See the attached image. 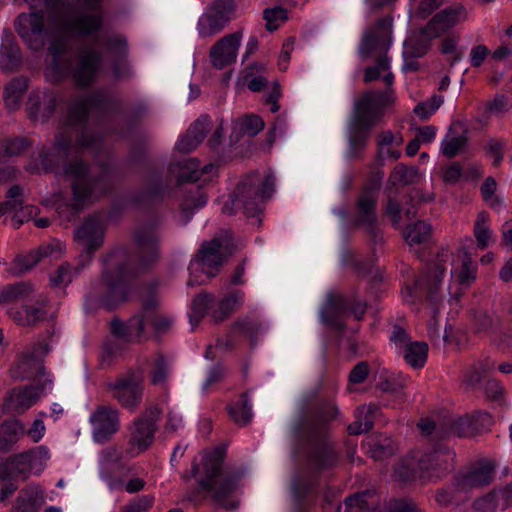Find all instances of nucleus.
<instances>
[{
	"label": "nucleus",
	"instance_id": "1",
	"mask_svg": "<svg viewBox=\"0 0 512 512\" xmlns=\"http://www.w3.org/2000/svg\"><path fill=\"white\" fill-rule=\"evenodd\" d=\"M392 43V19L389 17L381 19L375 27L367 30L362 38L359 47L360 56L374 58L375 65L365 70L364 80L371 82L382 79L387 85L393 82V74L390 71V58L388 50Z\"/></svg>",
	"mask_w": 512,
	"mask_h": 512
},
{
	"label": "nucleus",
	"instance_id": "2",
	"mask_svg": "<svg viewBox=\"0 0 512 512\" xmlns=\"http://www.w3.org/2000/svg\"><path fill=\"white\" fill-rule=\"evenodd\" d=\"M392 102L389 91L366 92L354 102V114L349 126V154L354 156L364 148L368 133Z\"/></svg>",
	"mask_w": 512,
	"mask_h": 512
},
{
	"label": "nucleus",
	"instance_id": "3",
	"mask_svg": "<svg viewBox=\"0 0 512 512\" xmlns=\"http://www.w3.org/2000/svg\"><path fill=\"white\" fill-rule=\"evenodd\" d=\"M223 460L219 450L205 452L201 462H194L192 465L193 477L197 479L200 488L213 497L219 505L233 509L237 502L228 500L236 490V481L231 477H223L220 473V466Z\"/></svg>",
	"mask_w": 512,
	"mask_h": 512
},
{
	"label": "nucleus",
	"instance_id": "4",
	"mask_svg": "<svg viewBox=\"0 0 512 512\" xmlns=\"http://www.w3.org/2000/svg\"><path fill=\"white\" fill-rule=\"evenodd\" d=\"M465 18L466 12L460 6L440 11L430 20L425 28L409 34L403 43V57L407 59L423 56L429 50L433 39L441 36Z\"/></svg>",
	"mask_w": 512,
	"mask_h": 512
},
{
	"label": "nucleus",
	"instance_id": "5",
	"mask_svg": "<svg viewBox=\"0 0 512 512\" xmlns=\"http://www.w3.org/2000/svg\"><path fill=\"white\" fill-rule=\"evenodd\" d=\"M231 238L227 232L222 237H216L210 242L201 246L199 253L191 260L189 271L190 279L188 285L193 286L204 282V278L199 273L210 278L219 271L225 258L231 253Z\"/></svg>",
	"mask_w": 512,
	"mask_h": 512
},
{
	"label": "nucleus",
	"instance_id": "6",
	"mask_svg": "<svg viewBox=\"0 0 512 512\" xmlns=\"http://www.w3.org/2000/svg\"><path fill=\"white\" fill-rule=\"evenodd\" d=\"M129 291L130 286L126 268L117 266V261L114 256H111L109 267L106 268L101 280L96 285V295L104 306L112 308L124 302Z\"/></svg>",
	"mask_w": 512,
	"mask_h": 512
},
{
	"label": "nucleus",
	"instance_id": "7",
	"mask_svg": "<svg viewBox=\"0 0 512 512\" xmlns=\"http://www.w3.org/2000/svg\"><path fill=\"white\" fill-rule=\"evenodd\" d=\"M50 457L49 449L43 445L14 455L0 463V478L5 480L21 476L26 479L31 475H39L47 467Z\"/></svg>",
	"mask_w": 512,
	"mask_h": 512
},
{
	"label": "nucleus",
	"instance_id": "8",
	"mask_svg": "<svg viewBox=\"0 0 512 512\" xmlns=\"http://www.w3.org/2000/svg\"><path fill=\"white\" fill-rule=\"evenodd\" d=\"M274 183L275 179L271 173L265 174L262 178L258 175L250 176L246 182L238 186L233 205L242 207L248 217L256 216L261 211L260 203L271 197Z\"/></svg>",
	"mask_w": 512,
	"mask_h": 512
},
{
	"label": "nucleus",
	"instance_id": "9",
	"mask_svg": "<svg viewBox=\"0 0 512 512\" xmlns=\"http://www.w3.org/2000/svg\"><path fill=\"white\" fill-rule=\"evenodd\" d=\"M160 414V410L154 407L131 423L124 457H136L151 447L156 432V422Z\"/></svg>",
	"mask_w": 512,
	"mask_h": 512
},
{
	"label": "nucleus",
	"instance_id": "10",
	"mask_svg": "<svg viewBox=\"0 0 512 512\" xmlns=\"http://www.w3.org/2000/svg\"><path fill=\"white\" fill-rule=\"evenodd\" d=\"M65 173L72 181L73 206L76 209L104 193L102 179L91 177L88 169L82 163L77 162L68 166Z\"/></svg>",
	"mask_w": 512,
	"mask_h": 512
},
{
	"label": "nucleus",
	"instance_id": "11",
	"mask_svg": "<svg viewBox=\"0 0 512 512\" xmlns=\"http://www.w3.org/2000/svg\"><path fill=\"white\" fill-rule=\"evenodd\" d=\"M454 452L446 447H438L423 453L419 457L412 456L407 460V468L412 473L420 472L428 477H440L452 467Z\"/></svg>",
	"mask_w": 512,
	"mask_h": 512
},
{
	"label": "nucleus",
	"instance_id": "12",
	"mask_svg": "<svg viewBox=\"0 0 512 512\" xmlns=\"http://www.w3.org/2000/svg\"><path fill=\"white\" fill-rule=\"evenodd\" d=\"M243 300L244 295L241 291H236L217 301L209 294H200L192 301V311L196 317L209 312L215 320L219 321L235 311Z\"/></svg>",
	"mask_w": 512,
	"mask_h": 512
},
{
	"label": "nucleus",
	"instance_id": "13",
	"mask_svg": "<svg viewBox=\"0 0 512 512\" xmlns=\"http://www.w3.org/2000/svg\"><path fill=\"white\" fill-rule=\"evenodd\" d=\"M476 279V266L466 251H459L452 262L449 303L456 310L460 292Z\"/></svg>",
	"mask_w": 512,
	"mask_h": 512
},
{
	"label": "nucleus",
	"instance_id": "14",
	"mask_svg": "<svg viewBox=\"0 0 512 512\" xmlns=\"http://www.w3.org/2000/svg\"><path fill=\"white\" fill-rule=\"evenodd\" d=\"M151 325L156 333L167 331L172 325L170 317L147 313L144 316H135L127 324L119 320L112 322L113 333L127 337L129 340H137L141 337L145 327Z\"/></svg>",
	"mask_w": 512,
	"mask_h": 512
},
{
	"label": "nucleus",
	"instance_id": "15",
	"mask_svg": "<svg viewBox=\"0 0 512 512\" xmlns=\"http://www.w3.org/2000/svg\"><path fill=\"white\" fill-rule=\"evenodd\" d=\"M113 396L124 408L134 410L142 399V377L138 374L118 379L108 384Z\"/></svg>",
	"mask_w": 512,
	"mask_h": 512
},
{
	"label": "nucleus",
	"instance_id": "16",
	"mask_svg": "<svg viewBox=\"0 0 512 512\" xmlns=\"http://www.w3.org/2000/svg\"><path fill=\"white\" fill-rule=\"evenodd\" d=\"M51 381L48 386H28L13 389L5 398L4 410L12 414H23L30 409L43 395L51 389Z\"/></svg>",
	"mask_w": 512,
	"mask_h": 512
},
{
	"label": "nucleus",
	"instance_id": "17",
	"mask_svg": "<svg viewBox=\"0 0 512 512\" xmlns=\"http://www.w3.org/2000/svg\"><path fill=\"white\" fill-rule=\"evenodd\" d=\"M391 340L409 365L414 368L424 366L428 355V345L425 342L410 341L406 332L401 328L393 330Z\"/></svg>",
	"mask_w": 512,
	"mask_h": 512
},
{
	"label": "nucleus",
	"instance_id": "18",
	"mask_svg": "<svg viewBox=\"0 0 512 512\" xmlns=\"http://www.w3.org/2000/svg\"><path fill=\"white\" fill-rule=\"evenodd\" d=\"M97 0H83L79 12L70 15L65 23L66 29L79 34H90L97 30L101 18L96 7Z\"/></svg>",
	"mask_w": 512,
	"mask_h": 512
},
{
	"label": "nucleus",
	"instance_id": "19",
	"mask_svg": "<svg viewBox=\"0 0 512 512\" xmlns=\"http://www.w3.org/2000/svg\"><path fill=\"white\" fill-rule=\"evenodd\" d=\"M90 421L94 440L102 442L118 430L119 413L115 408L102 406L90 416Z\"/></svg>",
	"mask_w": 512,
	"mask_h": 512
},
{
	"label": "nucleus",
	"instance_id": "20",
	"mask_svg": "<svg viewBox=\"0 0 512 512\" xmlns=\"http://www.w3.org/2000/svg\"><path fill=\"white\" fill-rule=\"evenodd\" d=\"M241 44L239 34H230L219 40L210 51V59L214 67L222 69L232 64L237 57Z\"/></svg>",
	"mask_w": 512,
	"mask_h": 512
},
{
	"label": "nucleus",
	"instance_id": "21",
	"mask_svg": "<svg viewBox=\"0 0 512 512\" xmlns=\"http://www.w3.org/2000/svg\"><path fill=\"white\" fill-rule=\"evenodd\" d=\"M43 15L41 13L22 14L16 21V30L28 45L37 49L41 44Z\"/></svg>",
	"mask_w": 512,
	"mask_h": 512
},
{
	"label": "nucleus",
	"instance_id": "22",
	"mask_svg": "<svg viewBox=\"0 0 512 512\" xmlns=\"http://www.w3.org/2000/svg\"><path fill=\"white\" fill-rule=\"evenodd\" d=\"M75 239L82 248V256L88 258L103 242L102 226L96 219L89 218L76 230Z\"/></svg>",
	"mask_w": 512,
	"mask_h": 512
},
{
	"label": "nucleus",
	"instance_id": "23",
	"mask_svg": "<svg viewBox=\"0 0 512 512\" xmlns=\"http://www.w3.org/2000/svg\"><path fill=\"white\" fill-rule=\"evenodd\" d=\"M444 275L443 269L437 268L434 272L433 276L428 274L424 276L418 283L419 286H427L428 289V312L431 316V319L428 322V332L430 337H438L439 336V327L437 323L436 315L439 312L438 299L436 297V292L438 290L440 277Z\"/></svg>",
	"mask_w": 512,
	"mask_h": 512
},
{
	"label": "nucleus",
	"instance_id": "24",
	"mask_svg": "<svg viewBox=\"0 0 512 512\" xmlns=\"http://www.w3.org/2000/svg\"><path fill=\"white\" fill-rule=\"evenodd\" d=\"M493 470L492 461L485 460L459 476L456 483L457 488L465 491L486 485L493 479Z\"/></svg>",
	"mask_w": 512,
	"mask_h": 512
},
{
	"label": "nucleus",
	"instance_id": "25",
	"mask_svg": "<svg viewBox=\"0 0 512 512\" xmlns=\"http://www.w3.org/2000/svg\"><path fill=\"white\" fill-rule=\"evenodd\" d=\"M264 128V121L257 115H244L232 122L231 134L229 136L230 144L234 145L245 138L256 136Z\"/></svg>",
	"mask_w": 512,
	"mask_h": 512
},
{
	"label": "nucleus",
	"instance_id": "26",
	"mask_svg": "<svg viewBox=\"0 0 512 512\" xmlns=\"http://www.w3.org/2000/svg\"><path fill=\"white\" fill-rule=\"evenodd\" d=\"M210 119L208 116H201L189 128L187 134L181 137L176 147L179 151L188 152L194 149L205 137Z\"/></svg>",
	"mask_w": 512,
	"mask_h": 512
},
{
	"label": "nucleus",
	"instance_id": "27",
	"mask_svg": "<svg viewBox=\"0 0 512 512\" xmlns=\"http://www.w3.org/2000/svg\"><path fill=\"white\" fill-rule=\"evenodd\" d=\"M181 173L179 178L181 180L198 181L207 180L217 174L218 166L209 163L200 167V163L196 159H187L181 165Z\"/></svg>",
	"mask_w": 512,
	"mask_h": 512
},
{
	"label": "nucleus",
	"instance_id": "28",
	"mask_svg": "<svg viewBox=\"0 0 512 512\" xmlns=\"http://www.w3.org/2000/svg\"><path fill=\"white\" fill-rule=\"evenodd\" d=\"M54 246L58 249L59 252L62 251L63 245L61 242H57L53 244L51 247L39 248L35 251H32L26 255L19 256L14 261V269L16 273H24L32 269L41 259L43 255L53 254Z\"/></svg>",
	"mask_w": 512,
	"mask_h": 512
},
{
	"label": "nucleus",
	"instance_id": "29",
	"mask_svg": "<svg viewBox=\"0 0 512 512\" xmlns=\"http://www.w3.org/2000/svg\"><path fill=\"white\" fill-rule=\"evenodd\" d=\"M403 143L400 134H393L391 131L382 132L378 137L379 154L383 159H398L401 155L398 149Z\"/></svg>",
	"mask_w": 512,
	"mask_h": 512
},
{
	"label": "nucleus",
	"instance_id": "30",
	"mask_svg": "<svg viewBox=\"0 0 512 512\" xmlns=\"http://www.w3.org/2000/svg\"><path fill=\"white\" fill-rule=\"evenodd\" d=\"M101 57L93 52H86L79 63L75 72V79L80 85L87 84L98 71Z\"/></svg>",
	"mask_w": 512,
	"mask_h": 512
},
{
	"label": "nucleus",
	"instance_id": "31",
	"mask_svg": "<svg viewBox=\"0 0 512 512\" xmlns=\"http://www.w3.org/2000/svg\"><path fill=\"white\" fill-rule=\"evenodd\" d=\"M489 216L486 212H480L474 224V236L476 238L477 247L485 249L495 242V237L489 224Z\"/></svg>",
	"mask_w": 512,
	"mask_h": 512
},
{
	"label": "nucleus",
	"instance_id": "32",
	"mask_svg": "<svg viewBox=\"0 0 512 512\" xmlns=\"http://www.w3.org/2000/svg\"><path fill=\"white\" fill-rule=\"evenodd\" d=\"M378 408L374 404L364 405L356 411V421L349 425L348 431L350 434H360L368 431L373 424V415L377 412Z\"/></svg>",
	"mask_w": 512,
	"mask_h": 512
},
{
	"label": "nucleus",
	"instance_id": "33",
	"mask_svg": "<svg viewBox=\"0 0 512 512\" xmlns=\"http://www.w3.org/2000/svg\"><path fill=\"white\" fill-rule=\"evenodd\" d=\"M43 502V496L37 489L22 491L17 498L13 512H37Z\"/></svg>",
	"mask_w": 512,
	"mask_h": 512
},
{
	"label": "nucleus",
	"instance_id": "34",
	"mask_svg": "<svg viewBox=\"0 0 512 512\" xmlns=\"http://www.w3.org/2000/svg\"><path fill=\"white\" fill-rule=\"evenodd\" d=\"M226 23L222 22L214 13L207 10L198 20L197 30L201 37L212 36L225 26Z\"/></svg>",
	"mask_w": 512,
	"mask_h": 512
},
{
	"label": "nucleus",
	"instance_id": "35",
	"mask_svg": "<svg viewBox=\"0 0 512 512\" xmlns=\"http://www.w3.org/2000/svg\"><path fill=\"white\" fill-rule=\"evenodd\" d=\"M465 144L466 137L463 133H456L454 130H450L442 140L441 151L445 156L452 158L463 150Z\"/></svg>",
	"mask_w": 512,
	"mask_h": 512
},
{
	"label": "nucleus",
	"instance_id": "36",
	"mask_svg": "<svg viewBox=\"0 0 512 512\" xmlns=\"http://www.w3.org/2000/svg\"><path fill=\"white\" fill-rule=\"evenodd\" d=\"M493 364L486 360L481 361L471 366L464 377V382L468 387L477 386L481 380L485 379L489 372L492 370Z\"/></svg>",
	"mask_w": 512,
	"mask_h": 512
},
{
	"label": "nucleus",
	"instance_id": "37",
	"mask_svg": "<svg viewBox=\"0 0 512 512\" xmlns=\"http://www.w3.org/2000/svg\"><path fill=\"white\" fill-rule=\"evenodd\" d=\"M376 198L373 192L364 193L358 202V217L361 223H372L375 219Z\"/></svg>",
	"mask_w": 512,
	"mask_h": 512
},
{
	"label": "nucleus",
	"instance_id": "38",
	"mask_svg": "<svg viewBox=\"0 0 512 512\" xmlns=\"http://www.w3.org/2000/svg\"><path fill=\"white\" fill-rule=\"evenodd\" d=\"M22 189L18 186H14L8 191V200L0 204V215L13 214L15 217L18 216V212L22 210Z\"/></svg>",
	"mask_w": 512,
	"mask_h": 512
},
{
	"label": "nucleus",
	"instance_id": "39",
	"mask_svg": "<svg viewBox=\"0 0 512 512\" xmlns=\"http://www.w3.org/2000/svg\"><path fill=\"white\" fill-rule=\"evenodd\" d=\"M430 232V226L423 221H419L406 228L404 237L410 245H414L426 241L430 236Z\"/></svg>",
	"mask_w": 512,
	"mask_h": 512
},
{
	"label": "nucleus",
	"instance_id": "40",
	"mask_svg": "<svg viewBox=\"0 0 512 512\" xmlns=\"http://www.w3.org/2000/svg\"><path fill=\"white\" fill-rule=\"evenodd\" d=\"M229 413L235 422L246 424L252 418L251 403L244 395L238 402L229 406Z\"/></svg>",
	"mask_w": 512,
	"mask_h": 512
},
{
	"label": "nucleus",
	"instance_id": "41",
	"mask_svg": "<svg viewBox=\"0 0 512 512\" xmlns=\"http://www.w3.org/2000/svg\"><path fill=\"white\" fill-rule=\"evenodd\" d=\"M10 314L21 325L35 324L44 318V310L41 307H25L22 310L11 311Z\"/></svg>",
	"mask_w": 512,
	"mask_h": 512
},
{
	"label": "nucleus",
	"instance_id": "42",
	"mask_svg": "<svg viewBox=\"0 0 512 512\" xmlns=\"http://www.w3.org/2000/svg\"><path fill=\"white\" fill-rule=\"evenodd\" d=\"M418 176L417 169L397 165L392 171L389 181L392 185H407L415 182Z\"/></svg>",
	"mask_w": 512,
	"mask_h": 512
},
{
	"label": "nucleus",
	"instance_id": "43",
	"mask_svg": "<svg viewBox=\"0 0 512 512\" xmlns=\"http://www.w3.org/2000/svg\"><path fill=\"white\" fill-rule=\"evenodd\" d=\"M343 312V300L341 296L329 294L324 307L321 310V319L325 323L332 321V316Z\"/></svg>",
	"mask_w": 512,
	"mask_h": 512
},
{
	"label": "nucleus",
	"instance_id": "44",
	"mask_svg": "<svg viewBox=\"0 0 512 512\" xmlns=\"http://www.w3.org/2000/svg\"><path fill=\"white\" fill-rule=\"evenodd\" d=\"M25 89V82L22 80H14L12 81L4 91V100L6 105L10 109H14L18 107L20 96Z\"/></svg>",
	"mask_w": 512,
	"mask_h": 512
},
{
	"label": "nucleus",
	"instance_id": "45",
	"mask_svg": "<svg viewBox=\"0 0 512 512\" xmlns=\"http://www.w3.org/2000/svg\"><path fill=\"white\" fill-rule=\"evenodd\" d=\"M208 10L214 13L222 22L227 23L235 11V0H215Z\"/></svg>",
	"mask_w": 512,
	"mask_h": 512
},
{
	"label": "nucleus",
	"instance_id": "46",
	"mask_svg": "<svg viewBox=\"0 0 512 512\" xmlns=\"http://www.w3.org/2000/svg\"><path fill=\"white\" fill-rule=\"evenodd\" d=\"M443 0H410V12L425 18L442 4Z\"/></svg>",
	"mask_w": 512,
	"mask_h": 512
},
{
	"label": "nucleus",
	"instance_id": "47",
	"mask_svg": "<svg viewBox=\"0 0 512 512\" xmlns=\"http://www.w3.org/2000/svg\"><path fill=\"white\" fill-rule=\"evenodd\" d=\"M264 19L266 20V28L274 31L287 19V12L279 6L267 8L264 10Z\"/></svg>",
	"mask_w": 512,
	"mask_h": 512
},
{
	"label": "nucleus",
	"instance_id": "48",
	"mask_svg": "<svg viewBox=\"0 0 512 512\" xmlns=\"http://www.w3.org/2000/svg\"><path fill=\"white\" fill-rule=\"evenodd\" d=\"M76 271L67 263L59 266L51 275L50 282L54 286H67L72 282Z\"/></svg>",
	"mask_w": 512,
	"mask_h": 512
},
{
	"label": "nucleus",
	"instance_id": "49",
	"mask_svg": "<svg viewBox=\"0 0 512 512\" xmlns=\"http://www.w3.org/2000/svg\"><path fill=\"white\" fill-rule=\"evenodd\" d=\"M500 504L503 505V499L499 491H493L485 497L477 499L474 505L481 512H494Z\"/></svg>",
	"mask_w": 512,
	"mask_h": 512
},
{
	"label": "nucleus",
	"instance_id": "50",
	"mask_svg": "<svg viewBox=\"0 0 512 512\" xmlns=\"http://www.w3.org/2000/svg\"><path fill=\"white\" fill-rule=\"evenodd\" d=\"M443 102L444 99L442 96H433L430 100L418 104L414 108V112L419 118L425 119L432 115L443 104Z\"/></svg>",
	"mask_w": 512,
	"mask_h": 512
},
{
	"label": "nucleus",
	"instance_id": "51",
	"mask_svg": "<svg viewBox=\"0 0 512 512\" xmlns=\"http://www.w3.org/2000/svg\"><path fill=\"white\" fill-rule=\"evenodd\" d=\"M2 429L10 433V438L3 443L0 441V450L6 449L17 437L25 435V426L19 420H12L6 423Z\"/></svg>",
	"mask_w": 512,
	"mask_h": 512
},
{
	"label": "nucleus",
	"instance_id": "52",
	"mask_svg": "<svg viewBox=\"0 0 512 512\" xmlns=\"http://www.w3.org/2000/svg\"><path fill=\"white\" fill-rule=\"evenodd\" d=\"M46 416V412H40L39 418H36L28 429L25 428V435H27L34 443L41 441L45 435L46 427L43 422V417Z\"/></svg>",
	"mask_w": 512,
	"mask_h": 512
},
{
	"label": "nucleus",
	"instance_id": "53",
	"mask_svg": "<svg viewBox=\"0 0 512 512\" xmlns=\"http://www.w3.org/2000/svg\"><path fill=\"white\" fill-rule=\"evenodd\" d=\"M30 287L24 283L10 285L0 290V304L26 295Z\"/></svg>",
	"mask_w": 512,
	"mask_h": 512
},
{
	"label": "nucleus",
	"instance_id": "54",
	"mask_svg": "<svg viewBox=\"0 0 512 512\" xmlns=\"http://www.w3.org/2000/svg\"><path fill=\"white\" fill-rule=\"evenodd\" d=\"M496 182L493 178H487L481 187V193L484 200L489 203L491 207H498L501 204L500 199L494 195L496 191Z\"/></svg>",
	"mask_w": 512,
	"mask_h": 512
},
{
	"label": "nucleus",
	"instance_id": "55",
	"mask_svg": "<svg viewBox=\"0 0 512 512\" xmlns=\"http://www.w3.org/2000/svg\"><path fill=\"white\" fill-rule=\"evenodd\" d=\"M126 54V43L121 37L109 40L106 47V55L108 57L121 61Z\"/></svg>",
	"mask_w": 512,
	"mask_h": 512
},
{
	"label": "nucleus",
	"instance_id": "56",
	"mask_svg": "<svg viewBox=\"0 0 512 512\" xmlns=\"http://www.w3.org/2000/svg\"><path fill=\"white\" fill-rule=\"evenodd\" d=\"M512 107V100L504 95H497L489 104L488 111L494 115H503Z\"/></svg>",
	"mask_w": 512,
	"mask_h": 512
},
{
	"label": "nucleus",
	"instance_id": "57",
	"mask_svg": "<svg viewBox=\"0 0 512 512\" xmlns=\"http://www.w3.org/2000/svg\"><path fill=\"white\" fill-rule=\"evenodd\" d=\"M169 375V366L167 362L160 358L157 360L155 367L151 373V382L154 385L164 384Z\"/></svg>",
	"mask_w": 512,
	"mask_h": 512
},
{
	"label": "nucleus",
	"instance_id": "58",
	"mask_svg": "<svg viewBox=\"0 0 512 512\" xmlns=\"http://www.w3.org/2000/svg\"><path fill=\"white\" fill-rule=\"evenodd\" d=\"M368 365L365 362L357 364L349 374V390L354 389V385L362 383L368 376Z\"/></svg>",
	"mask_w": 512,
	"mask_h": 512
},
{
	"label": "nucleus",
	"instance_id": "59",
	"mask_svg": "<svg viewBox=\"0 0 512 512\" xmlns=\"http://www.w3.org/2000/svg\"><path fill=\"white\" fill-rule=\"evenodd\" d=\"M260 330V325L250 319H244L242 321H239L234 326V331L236 333L243 334L244 336L248 337L249 339H253V336Z\"/></svg>",
	"mask_w": 512,
	"mask_h": 512
},
{
	"label": "nucleus",
	"instance_id": "60",
	"mask_svg": "<svg viewBox=\"0 0 512 512\" xmlns=\"http://www.w3.org/2000/svg\"><path fill=\"white\" fill-rule=\"evenodd\" d=\"M488 54L489 50L484 45H477L473 47L470 52L471 65L474 67H479L480 65L483 64Z\"/></svg>",
	"mask_w": 512,
	"mask_h": 512
},
{
	"label": "nucleus",
	"instance_id": "61",
	"mask_svg": "<svg viewBox=\"0 0 512 512\" xmlns=\"http://www.w3.org/2000/svg\"><path fill=\"white\" fill-rule=\"evenodd\" d=\"M293 49L294 41L292 39H288L283 43L282 50L278 59V66L281 70L285 71L287 69L290 60V54Z\"/></svg>",
	"mask_w": 512,
	"mask_h": 512
},
{
	"label": "nucleus",
	"instance_id": "62",
	"mask_svg": "<svg viewBox=\"0 0 512 512\" xmlns=\"http://www.w3.org/2000/svg\"><path fill=\"white\" fill-rule=\"evenodd\" d=\"M416 137L422 144L431 143L436 137V129L433 126L419 128Z\"/></svg>",
	"mask_w": 512,
	"mask_h": 512
},
{
	"label": "nucleus",
	"instance_id": "63",
	"mask_svg": "<svg viewBox=\"0 0 512 512\" xmlns=\"http://www.w3.org/2000/svg\"><path fill=\"white\" fill-rule=\"evenodd\" d=\"M280 88L277 84H274L269 92V95L266 97V103L270 104V111L275 113L279 110V105L277 103L280 97Z\"/></svg>",
	"mask_w": 512,
	"mask_h": 512
},
{
	"label": "nucleus",
	"instance_id": "64",
	"mask_svg": "<svg viewBox=\"0 0 512 512\" xmlns=\"http://www.w3.org/2000/svg\"><path fill=\"white\" fill-rule=\"evenodd\" d=\"M182 426V417L176 410H170L166 423V430L176 431Z\"/></svg>",
	"mask_w": 512,
	"mask_h": 512
}]
</instances>
